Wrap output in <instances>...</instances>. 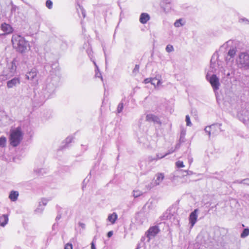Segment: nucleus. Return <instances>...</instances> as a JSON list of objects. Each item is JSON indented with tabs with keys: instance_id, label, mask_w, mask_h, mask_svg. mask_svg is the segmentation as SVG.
I'll return each mask as SVG.
<instances>
[{
	"instance_id": "1",
	"label": "nucleus",
	"mask_w": 249,
	"mask_h": 249,
	"mask_svg": "<svg viewBox=\"0 0 249 249\" xmlns=\"http://www.w3.org/2000/svg\"><path fill=\"white\" fill-rule=\"evenodd\" d=\"M222 65L223 62L219 59L218 54L215 52L211 59L210 71L215 73L217 70H219V71H220L223 75L229 76L230 75L229 71H227Z\"/></svg>"
},
{
	"instance_id": "2",
	"label": "nucleus",
	"mask_w": 249,
	"mask_h": 249,
	"mask_svg": "<svg viewBox=\"0 0 249 249\" xmlns=\"http://www.w3.org/2000/svg\"><path fill=\"white\" fill-rule=\"evenodd\" d=\"M24 133L20 126L10 130L9 142L13 147L18 146L23 140Z\"/></svg>"
},
{
	"instance_id": "3",
	"label": "nucleus",
	"mask_w": 249,
	"mask_h": 249,
	"mask_svg": "<svg viewBox=\"0 0 249 249\" xmlns=\"http://www.w3.org/2000/svg\"><path fill=\"white\" fill-rule=\"evenodd\" d=\"M12 42L13 46L18 51L22 53L26 51L28 43L24 38L19 35H14L12 37Z\"/></svg>"
},
{
	"instance_id": "4",
	"label": "nucleus",
	"mask_w": 249,
	"mask_h": 249,
	"mask_svg": "<svg viewBox=\"0 0 249 249\" xmlns=\"http://www.w3.org/2000/svg\"><path fill=\"white\" fill-rule=\"evenodd\" d=\"M238 66L244 70L249 69V53L247 52L240 53L236 59Z\"/></svg>"
},
{
	"instance_id": "5",
	"label": "nucleus",
	"mask_w": 249,
	"mask_h": 249,
	"mask_svg": "<svg viewBox=\"0 0 249 249\" xmlns=\"http://www.w3.org/2000/svg\"><path fill=\"white\" fill-rule=\"evenodd\" d=\"M235 45V42L233 40H230L221 47V49L223 48L227 49L229 47H230L228 53V56H230L231 58H229V60L230 61L231 59V62L233 61V58L236 52V47Z\"/></svg>"
},
{
	"instance_id": "6",
	"label": "nucleus",
	"mask_w": 249,
	"mask_h": 249,
	"mask_svg": "<svg viewBox=\"0 0 249 249\" xmlns=\"http://www.w3.org/2000/svg\"><path fill=\"white\" fill-rule=\"evenodd\" d=\"M221 124H214L211 125L206 126L204 130L208 134L209 137L211 135L215 136L221 131Z\"/></svg>"
},
{
	"instance_id": "7",
	"label": "nucleus",
	"mask_w": 249,
	"mask_h": 249,
	"mask_svg": "<svg viewBox=\"0 0 249 249\" xmlns=\"http://www.w3.org/2000/svg\"><path fill=\"white\" fill-rule=\"evenodd\" d=\"M206 78L210 82L214 91L215 92L219 89L220 85L218 77L215 74H213L210 76L208 73L206 75Z\"/></svg>"
},
{
	"instance_id": "8",
	"label": "nucleus",
	"mask_w": 249,
	"mask_h": 249,
	"mask_svg": "<svg viewBox=\"0 0 249 249\" xmlns=\"http://www.w3.org/2000/svg\"><path fill=\"white\" fill-rule=\"evenodd\" d=\"M12 26L6 23H3L0 26V35L4 36L11 34L13 32Z\"/></svg>"
},
{
	"instance_id": "9",
	"label": "nucleus",
	"mask_w": 249,
	"mask_h": 249,
	"mask_svg": "<svg viewBox=\"0 0 249 249\" xmlns=\"http://www.w3.org/2000/svg\"><path fill=\"white\" fill-rule=\"evenodd\" d=\"M239 119L245 124H249V110H243L239 115Z\"/></svg>"
},
{
	"instance_id": "10",
	"label": "nucleus",
	"mask_w": 249,
	"mask_h": 249,
	"mask_svg": "<svg viewBox=\"0 0 249 249\" xmlns=\"http://www.w3.org/2000/svg\"><path fill=\"white\" fill-rule=\"evenodd\" d=\"M198 212V209H196L190 214L189 220L191 228L194 227L197 221Z\"/></svg>"
},
{
	"instance_id": "11",
	"label": "nucleus",
	"mask_w": 249,
	"mask_h": 249,
	"mask_svg": "<svg viewBox=\"0 0 249 249\" xmlns=\"http://www.w3.org/2000/svg\"><path fill=\"white\" fill-rule=\"evenodd\" d=\"M144 83L147 84L150 83L152 85H154L155 88L159 87L161 84V82L159 78L157 76L154 78H147L144 79Z\"/></svg>"
},
{
	"instance_id": "12",
	"label": "nucleus",
	"mask_w": 249,
	"mask_h": 249,
	"mask_svg": "<svg viewBox=\"0 0 249 249\" xmlns=\"http://www.w3.org/2000/svg\"><path fill=\"white\" fill-rule=\"evenodd\" d=\"M159 231V229L157 226H153L150 227L146 232L147 237L150 239L154 237Z\"/></svg>"
},
{
	"instance_id": "13",
	"label": "nucleus",
	"mask_w": 249,
	"mask_h": 249,
	"mask_svg": "<svg viewBox=\"0 0 249 249\" xmlns=\"http://www.w3.org/2000/svg\"><path fill=\"white\" fill-rule=\"evenodd\" d=\"M146 120L149 122H153L158 124H160L161 122L159 118L153 114H147L146 116Z\"/></svg>"
},
{
	"instance_id": "14",
	"label": "nucleus",
	"mask_w": 249,
	"mask_h": 249,
	"mask_svg": "<svg viewBox=\"0 0 249 249\" xmlns=\"http://www.w3.org/2000/svg\"><path fill=\"white\" fill-rule=\"evenodd\" d=\"M164 178V174L162 173H158L155 175V178L153 182V186H157L160 184Z\"/></svg>"
},
{
	"instance_id": "15",
	"label": "nucleus",
	"mask_w": 249,
	"mask_h": 249,
	"mask_svg": "<svg viewBox=\"0 0 249 249\" xmlns=\"http://www.w3.org/2000/svg\"><path fill=\"white\" fill-rule=\"evenodd\" d=\"M20 83V79L18 78H14L9 80L7 83V86L8 88H12L19 85Z\"/></svg>"
},
{
	"instance_id": "16",
	"label": "nucleus",
	"mask_w": 249,
	"mask_h": 249,
	"mask_svg": "<svg viewBox=\"0 0 249 249\" xmlns=\"http://www.w3.org/2000/svg\"><path fill=\"white\" fill-rule=\"evenodd\" d=\"M171 0H163V1L160 3V6L163 9L164 12H167L170 9V6H165V5L170 4L171 3Z\"/></svg>"
},
{
	"instance_id": "17",
	"label": "nucleus",
	"mask_w": 249,
	"mask_h": 249,
	"mask_svg": "<svg viewBox=\"0 0 249 249\" xmlns=\"http://www.w3.org/2000/svg\"><path fill=\"white\" fill-rule=\"evenodd\" d=\"M150 19L149 15L145 13L141 14L140 18V21L142 24H145Z\"/></svg>"
},
{
	"instance_id": "18",
	"label": "nucleus",
	"mask_w": 249,
	"mask_h": 249,
	"mask_svg": "<svg viewBox=\"0 0 249 249\" xmlns=\"http://www.w3.org/2000/svg\"><path fill=\"white\" fill-rule=\"evenodd\" d=\"M8 220V215L3 214L0 217V225L2 227H4L7 224Z\"/></svg>"
},
{
	"instance_id": "19",
	"label": "nucleus",
	"mask_w": 249,
	"mask_h": 249,
	"mask_svg": "<svg viewBox=\"0 0 249 249\" xmlns=\"http://www.w3.org/2000/svg\"><path fill=\"white\" fill-rule=\"evenodd\" d=\"M18 193L17 191H12L11 192L9 198L12 201H15L17 200L18 197Z\"/></svg>"
},
{
	"instance_id": "20",
	"label": "nucleus",
	"mask_w": 249,
	"mask_h": 249,
	"mask_svg": "<svg viewBox=\"0 0 249 249\" xmlns=\"http://www.w3.org/2000/svg\"><path fill=\"white\" fill-rule=\"evenodd\" d=\"M118 219V215L116 213L110 214V223L112 224L115 223Z\"/></svg>"
},
{
	"instance_id": "21",
	"label": "nucleus",
	"mask_w": 249,
	"mask_h": 249,
	"mask_svg": "<svg viewBox=\"0 0 249 249\" xmlns=\"http://www.w3.org/2000/svg\"><path fill=\"white\" fill-rule=\"evenodd\" d=\"M36 76V72L35 70H32L26 75L28 79H32Z\"/></svg>"
},
{
	"instance_id": "22",
	"label": "nucleus",
	"mask_w": 249,
	"mask_h": 249,
	"mask_svg": "<svg viewBox=\"0 0 249 249\" xmlns=\"http://www.w3.org/2000/svg\"><path fill=\"white\" fill-rule=\"evenodd\" d=\"M186 134V130L184 128H182L180 131L179 142H184L185 135Z\"/></svg>"
},
{
	"instance_id": "23",
	"label": "nucleus",
	"mask_w": 249,
	"mask_h": 249,
	"mask_svg": "<svg viewBox=\"0 0 249 249\" xmlns=\"http://www.w3.org/2000/svg\"><path fill=\"white\" fill-rule=\"evenodd\" d=\"M165 156H166L165 154L164 155H160V154H157L156 155V158H153L152 157H149V160L150 161H152L153 160H159V159H162V158H164Z\"/></svg>"
},
{
	"instance_id": "24",
	"label": "nucleus",
	"mask_w": 249,
	"mask_h": 249,
	"mask_svg": "<svg viewBox=\"0 0 249 249\" xmlns=\"http://www.w3.org/2000/svg\"><path fill=\"white\" fill-rule=\"evenodd\" d=\"M249 235V229H244L241 234V238H245Z\"/></svg>"
},
{
	"instance_id": "25",
	"label": "nucleus",
	"mask_w": 249,
	"mask_h": 249,
	"mask_svg": "<svg viewBox=\"0 0 249 249\" xmlns=\"http://www.w3.org/2000/svg\"><path fill=\"white\" fill-rule=\"evenodd\" d=\"M6 142V139L4 137H1L0 138V146L4 147L5 146Z\"/></svg>"
},
{
	"instance_id": "26",
	"label": "nucleus",
	"mask_w": 249,
	"mask_h": 249,
	"mask_svg": "<svg viewBox=\"0 0 249 249\" xmlns=\"http://www.w3.org/2000/svg\"><path fill=\"white\" fill-rule=\"evenodd\" d=\"M171 218V215L170 214V213L166 212L162 216V220H165L170 219Z\"/></svg>"
},
{
	"instance_id": "27",
	"label": "nucleus",
	"mask_w": 249,
	"mask_h": 249,
	"mask_svg": "<svg viewBox=\"0 0 249 249\" xmlns=\"http://www.w3.org/2000/svg\"><path fill=\"white\" fill-rule=\"evenodd\" d=\"M142 194V193L139 190H134L133 191V196L136 198L141 196Z\"/></svg>"
},
{
	"instance_id": "28",
	"label": "nucleus",
	"mask_w": 249,
	"mask_h": 249,
	"mask_svg": "<svg viewBox=\"0 0 249 249\" xmlns=\"http://www.w3.org/2000/svg\"><path fill=\"white\" fill-rule=\"evenodd\" d=\"M123 108H124L123 103H120L118 105V107H117V112L118 113H121L122 111Z\"/></svg>"
},
{
	"instance_id": "29",
	"label": "nucleus",
	"mask_w": 249,
	"mask_h": 249,
	"mask_svg": "<svg viewBox=\"0 0 249 249\" xmlns=\"http://www.w3.org/2000/svg\"><path fill=\"white\" fill-rule=\"evenodd\" d=\"M165 50L168 53H171L174 51V49L173 46L172 45L168 44L166 47Z\"/></svg>"
},
{
	"instance_id": "30",
	"label": "nucleus",
	"mask_w": 249,
	"mask_h": 249,
	"mask_svg": "<svg viewBox=\"0 0 249 249\" xmlns=\"http://www.w3.org/2000/svg\"><path fill=\"white\" fill-rule=\"evenodd\" d=\"M46 6L49 9H52L53 7V2L51 0H47Z\"/></svg>"
},
{
	"instance_id": "31",
	"label": "nucleus",
	"mask_w": 249,
	"mask_h": 249,
	"mask_svg": "<svg viewBox=\"0 0 249 249\" xmlns=\"http://www.w3.org/2000/svg\"><path fill=\"white\" fill-rule=\"evenodd\" d=\"M185 121L186 122V125L189 126H191L192 125V123L190 121V117L188 115H186L185 117Z\"/></svg>"
},
{
	"instance_id": "32",
	"label": "nucleus",
	"mask_w": 249,
	"mask_h": 249,
	"mask_svg": "<svg viewBox=\"0 0 249 249\" xmlns=\"http://www.w3.org/2000/svg\"><path fill=\"white\" fill-rule=\"evenodd\" d=\"M182 20L181 19H178L176 21V22L174 23V25L176 27H179L180 26L182 25L181 23Z\"/></svg>"
},
{
	"instance_id": "33",
	"label": "nucleus",
	"mask_w": 249,
	"mask_h": 249,
	"mask_svg": "<svg viewBox=\"0 0 249 249\" xmlns=\"http://www.w3.org/2000/svg\"><path fill=\"white\" fill-rule=\"evenodd\" d=\"M176 165L178 168L183 167L184 166L183 161L180 160L177 161Z\"/></svg>"
},
{
	"instance_id": "34",
	"label": "nucleus",
	"mask_w": 249,
	"mask_h": 249,
	"mask_svg": "<svg viewBox=\"0 0 249 249\" xmlns=\"http://www.w3.org/2000/svg\"><path fill=\"white\" fill-rule=\"evenodd\" d=\"M241 182H242L243 184L249 185V178L241 180Z\"/></svg>"
},
{
	"instance_id": "35",
	"label": "nucleus",
	"mask_w": 249,
	"mask_h": 249,
	"mask_svg": "<svg viewBox=\"0 0 249 249\" xmlns=\"http://www.w3.org/2000/svg\"><path fill=\"white\" fill-rule=\"evenodd\" d=\"M64 249H72V245L71 244L67 243L65 246Z\"/></svg>"
},
{
	"instance_id": "36",
	"label": "nucleus",
	"mask_w": 249,
	"mask_h": 249,
	"mask_svg": "<svg viewBox=\"0 0 249 249\" xmlns=\"http://www.w3.org/2000/svg\"><path fill=\"white\" fill-rule=\"evenodd\" d=\"M176 151V149H174L173 147H172L170 149L168 150V152L165 154L166 156L170 154H171Z\"/></svg>"
},
{
	"instance_id": "37",
	"label": "nucleus",
	"mask_w": 249,
	"mask_h": 249,
	"mask_svg": "<svg viewBox=\"0 0 249 249\" xmlns=\"http://www.w3.org/2000/svg\"><path fill=\"white\" fill-rule=\"evenodd\" d=\"M139 69V65H136L135 66V68L133 70V71H138ZM134 72H136V71H133Z\"/></svg>"
},
{
	"instance_id": "38",
	"label": "nucleus",
	"mask_w": 249,
	"mask_h": 249,
	"mask_svg": "<svg viewBox=\"0 0 249 249\" xmlns=\"http://www.w3.org/2000/svg\"><path fill=\"white\" fill-rule=\"evenodd\" d=\"M240 21H241V22H245V21H246V22H247L248 23H249V20L247 18H241L240 19Z\"/></svg>"
},
{
	"instance_id": "39",
	"label": "nucleus",
	"mask_w": 249,
	"mask_h": 249,
	"mask_svg": "<svg viewBox=\"0 0 249 249\" xmlns=\"http://www.w3.org/2000/svg\"><path fill=\"white\" fill-rule=\"evenodd\" d=\"M180 146V142H178V143L176 144V146H175V148L174 149H176V150L178 149V148H179Z\"/></svg>"
},
{
	"instance_id": "40",
	"label": "nucleus",
	"mask_w": 249,
	"mask_h": 249,
	"mask_svg": "<svg viewBox=\"0 0 249 249\" xmlns=\"http://www.w3.org/2000/svg\"><path fill=\"white\" fill-rule=\"evenodd\" d=\"M91 249H96L94 243L92 242L91 244Z\"/></svg>"
},
{
	"instance_id": "41",
	"label": "nucleus",
	"mask_w": 249,
	"mask_h": 249,
	"mask_svg": "<svg viewBox=\"0 0 249 249\" xmlns=\"http://www.w3.org/2000/svg\"><path fill=\"white\" fill-rule=\"evenodd\" d=\"M81 11H82V14L83 15V16L84 18H85V17H86V12L84 10V9H83L82 8H81Z\"/></svg>"
},
{
	"instance_id": "42",
	"label": "nucleus",
	"mask_w": 249,
	"mask_h": 249,
	"mask_svg": "<svg viewBox=\"0 0 249 249\" xmlns=\"http://www.w3.org/2000/svg\"><path fill=\"white\" fill-rule=\"evenodd\" d=\"M147 205H148V208L149 209H152V206H151L152 203L151 202L150 203H147Z\"/></svg>"
},
{
	"instance_id": "43",
	"label": "nucleus",
	"mask_w": 249,
	"mask_h": 249,
	"mask_svg": "<svg viewBox=\"0 0 249 249\" xmlns=\"http://www.w3.org/2000/svg\"><path fill=\"white\" fill-rule=\"evenodd\" d=\"M185 173H186V175H191L192 174V172L188 171V170H185L184 171Z\"/></svg>"
},
{
	"instance_id": "44",
	"label": "nucleus",
	"mask_w": 249,
	"mask_h": 249,
	"mask_svg": "<svg viewBox=\"0 0 249 249\" xmlns=\"http://www.w3.org/2000/svg\"><path fill=\"white\" fill-rule=\"evenodd\" d=\"M233 183L242 184V182H241V180H236Z\"/></svg>"
},
{
	"instance_id": "45",
	"label": "nucleus",
	"mask_w": 249,
	"mask_h": 249,
	"mask_svg": "<svg viewBox=\"0 0 249 249\" xmlns=\"http://www.w3.org/2000/svg\"><path fill=\"white\" fill-rule=\"evenodd\" d=\"M193 162V158H191L189 159V162L190 164H191V163Z\"/></svg>"
},
{
	"instance_id": "46",
	"label": "nucleus",
	"mask_w": 249,
	"mask_h": 249,
	"mask_svg": "<svg viewBox=\"0 0 249 249\" xmlns=\"http://www.w3.org/2000/svg\"><path fill=\"white\" fill-rule=\"evenodd\" d=\"M113 234V231H110V237Z\"/></svg>"
},
{
	"instance_id": "47",
	"label": "nucleus",
	"mask_w": 249,
	"mask_h": 249,
	"mask_svg": "<svg viewBox=\"0 0 249 249\" xmlns=\"http://www.w3.org/2000/svg\"><path fill=\"white\" fill-rule=\"evenodd\" d=\"M225 60H226V61H228V57H226L225 58Z\"/></svg>"
},
{
	"instance_id": "48",
	"label": "nucleus",
	"mask_w": 249,
	"mask_h": 249,
	"mask_svg": "<svg viewBox=\"0 0 249 249\" xmlns=\"http://www.w3.org/2000/svg\"><path fill=\"white\" fill-rule=\"evenodd\" d=\"M157 82V81H153V83H155L156 84Z\"/></svg>"
},
{
	"instance_id": "49",
	"label": "nucleus",
	"mask_w": 249,
	"mask_h": 249,
	"mask_svg": "<svg viewBox=\"0 0 249 249\" xmlns=\"http://www.w3.org/2000/svg\"><path fill=\"white\" fill-rule=\"evenodd\" d=\"M107 235L109 237V232L107 233Z\"/></svg>"
},
{
	"instance_id": "50",
	"label": "nucleus",
	"mask_w": 249,
	"mask_h": 249,
	"mask_svg": "<svg viewBox=\"0 0 249 249\" xmlns=\"http://www.w3.org/2000/svg\"><path fill=\"white\" fill-rule=\"evenodd\" d=\"M137 249H138V248H137Z\"/></svg>"
}]
</instances>
